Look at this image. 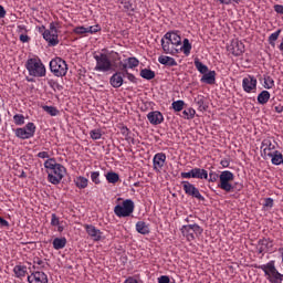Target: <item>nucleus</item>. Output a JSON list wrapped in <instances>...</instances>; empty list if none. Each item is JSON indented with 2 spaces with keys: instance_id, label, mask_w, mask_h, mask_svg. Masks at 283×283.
<instances>
[{
  "instance_id": "32",
  "label": "nucleus",
  "mask_w": 283,
  "mask_h": 283,
  "mask_svg": "<svg viewBox=\"0 0 283 283\" xmlns=\"http://www.w3.org/2000/svg\"><path fill=\"white\" fill-rule=\"evenodd\" d=\"M65 244H67V239L63 238H55L53 240V249L55 251H61V249H65Z\"/></svg>"
},
{
  "instance_id": "46",
  "label": "nucleus",
  "mask_w": 283,
  "mask_h": 283,
  "mask_svg": "<svg viewBox=\"0 0 283 283\" xmlns=\"http://www.w3.org/2000/svg\"><path fill=\"white\" fill-rule=\"evenodd\" d=\"M126 62L128 63L129 70H134V67H138V65H140V61L136 57H128Z\"/></svg>"
},
{
  "instance_id": "15",
  "label": "nucleus",
  "mask_w": 283,
  "mask_h": 283,
  "mask_svg": "<svg viewBox=\"0 0 283 283\" xmlns=\"http://www.w3.org/2000/svg\"><path fill=\"white\" fill-rule=\"evenodd\" d=\"M242 87L243 92L247 94H252L255 92V90H258V78H255L253 75H248L242 80Z\"/></svg>"
},
{
  "instance_id": "28",
  "label": "nucleus",
  "mask_w": 283,
  "mask_h": 283,
  "mask_svg": "<svg viewBox=\"0 0 283 283\" xmlns=\"http://www.w3.org/2000/svg\"><path fill=\"white\" fill-rule=\"evenodd\" d=\"M73 182L75 187H77V189H87V186L90 185V179L83 176H78L74 178Z\"/></svg>"
},
{
  "instance_id": "19",
  "label": "nucleus",
  "mask_w": 283,
  "mask_h": 283,
  "mask_svg": "<svg viewBox=\"0 0 283 283\" xmlns=\"http://www.w3.org/2000/svg\"><path fill=\"white\" fill-rule=\"evenodd\" d=\"M167 161V155L165 153H157L153 158V167L155 171H160L165 167Z\"/></svg>"
},
{
  "instance_id": "22",
  "label": "nucleus",
  "mask_w": 283,
  "mask_h": 283,
  "mask_svg": "<svg viewBox=\"0 0 283 283\" xmlns=\"http://www.w3.org/2000/svg\"><path fill=\"white\" fill-rule=\"evenodd\" d=\"M125 76L124 72H116L114 73L109 78V84L115 90H118V87H123V83L125 82L123 77Z\"/></svg>"
},
{
  "instance_id": "24",
  "label": "nucleus",
  "mask_w": 283,
  "mask_h": 283,
  "mask_svg": "<svg viewBox=\"0 0 283 283\" xmlns=\"http://www.w3.org/2000/svg\"><path fill=\"white\" fill-rule=\"evenodd\" d=\"M135 229L137 233H140V235H149V233H151V230L149 229V224L145 221H138L135 224Z\"/></svg>"
},
{
  "instance_id": "58",
  "label": "nucleus",
  "mask_w": 283,
  "mask_h": 283,
  "mask_svg": "<svg viewBox=\"0 0 283 283\" xmlns=\"http://www.w3.org/2000/svg\"><path fill=\"white\" fill-rule=\"evenodd\" d=\"M36 156L38 158H42L43 160L45 158H50V154L48 151H40Z\"/></svg>"
},
{
  "instance_id": "13",
  "label": "nucleus",
  "mask_w": 283,
  "mask_h": 283,
  "mask_svg": "<svg viewBox=\"0 0 283 283\" xmlns=\"http://www.w3.org/2000/svg\"><path fill=\"white\" fill-rule=\"evenodd\" d=\"M181 185L186 196H190V198H196L197 200L205 202V197L202 193H200V190L196 187V185L189 181H182Z\"/></svg>"
},
{
  "instance_id": "3",
  "label": "nucleus",
  "mask_w": 283,
  "mask_h": 283,
  "mask_svg": "<svg viewBox=\"0 0 283 283\" xmlns=\"http://www.w3.org/2000/svg\"><path fill=\"white\" fill-rule=\"evenodd\" d=\"M182 45V38L180 36V31H168L164 39H161V48L165 54H178Z\"/></svg>"
},
{
  "instance_id": "59",
  "label": "nucleus",
  "mask_w": 283,
  "mask_h": 283,
  "mask_svg": "<svg viewBox=\"0 0 283 283\" xmlns=\"http://www.w3.org/2000/svg\"><path fill=\"white\" fill-rule=\"evenodd\" d=\"M220 165L223 167V169L229 168V165H231V161L229 159H221Z\"/></svg>"
},
{
  "instance_id": "42",
  "label": "nucleus",
  "mask_w": 283,
  "mask_h": 283,
  "mask_svg": "<svg viewBox=\"0 0 283 283\" xmlns=\"http://www.w3.org/2000/svg\"><path fill=\"white\" fill-rule=\"evenodd\" d=\"M171 107L175 112H182L185 109V101L178 99L172 102Z\"/></svg>"
},
{
  "instance_id": "27",
  "label": "nucleus",
  "mask_w": 283,
  "mask_h": 283,
  "mask_svg": "<svg viewBox=\"0 0 283 283\" xmlns=\"http://www.w3.org/2000/svg\"><path fill=\"white\" fill-rule=\"evenodd\" d=\"M271 159L272 165H275L276 167H280V165H283V155L282 151L276 150L268 157Z\"/></svg>"
},
{
  "instance_id": "8",
  "label": "nucleus",
  "mask_w": 283,
  "mask_h": 283,
  "mask_svg": "<svg viewBox=\"0 0 283 283\" xmlns=\"http://www.w3.org/2000/svg\"><path fill=\"white\" fill-rule=\"evenodd\" d=\"M96 61V65L94 67L95 72H112L114 70V65L112 64V60L105 53H99L93 56Z\"/></svg>"
},
{
  "instance_id": "50",
  "label": "nucleus",
  "mask_w": 283,
  "mask_h": 283,
  "mask_svg": "<svg viewBox=\"0 0 283 283\" xmlns=\"http://www.w3.org/2000/svg\"><path fill=\"white\" fill-rule=\"evenodd\" d=\"M87 34H96V32H101V25L95 24L91 27H86Z\"/></svg>"
},
{
  "instance_id": "37",
  "label": "nucleus",
  "mask_w": 283,
  "mask_h": 283,
  "mask_svg": "<svg viewBox=\"0 0 283 283\" xmlns=\"http://www.w3.org/2000/svg\"><path fill=\"white\" fill-rule=\"evenodd\" d=\"M106 180L111 185H116V182L120 180V176H118V174L116 172L111 171L106 174Z\"/></svg>"
},
{
  "instance_id": "43",
  "label": "nucleus",
  "mask_w": 283,
  "mask_h": 283,
  "mask_svg": "<svg viewBox=\"0 0 283 283\" xmlns=\"http://www.w3.org/2000/svg\"><path fill=\"white\" fill-rule=\"evenodd\" d=\"M42 109L44 112H46V114H49L50 116H59V108L54 107V106H42Z\"/></svg>"
},
{
  "instance_id": "51",
  "label": "nucleus",
  "mask_w": 283,
  "mask_h": 283,
  "mask_svg": "<svg viewBox=\"0 0 283 283\" xmlns=\"http://www.w3.org/2000/svg\"><path fill=\"white\" fill-rule=\"evenodd\" d=\"M126 75V78H128V81H130V83H137V78L135 74H132L127 71L124 72V76Z\"/></svg>"
},
{
  "instance_id": "49",
  "label": "nucleus",
  "mask_w": 283,
  "mask_h": 283,
  "mask_svg": "<svg viewBox=\"0 0 283 283\" xmlns=\"http://www.w3.org/2000/svg\"><path fill=\"white\" fill-rule=\"evenodd\" d=\"M73 33L78 35L87 34V27H75Z\"/></svg>"
},
{
  "instance_id": "29",
  "label": "nucleus",
  "mask_w": 283,
  "mask_h": 283,
  "mask_svg": "<svg viewBox=\"0 0 283 283\" xmlns=\"http://www.w3.org/2000/svg\"><path fill=\"white\" fill-rule=\"evenodd\" d=\"M270 99L271 93L269 91H262L256 97L259 105H266V103H269Z\"/></svg>"
},
{
  "instance_id": "44",
  "label": "nucleus",
  "mask_w": 283,
  "mask_h": 283,
  "mask_svg": "<svg viewBox=\"0 0 283 283\" xmlns=\"http://www.w3.org/2000/svg\"><path fill=\"white\" fill-rule=\"evenodd\" d=\"M13 123L18 126L25 125V116L23 114H15L13 116Z\"/></svg>"
},
{
  "instance_id": "60",
  "label": "nucleus",
  "mask_w": 283,
  "mask_h": 283,
  "mask_svg": "<svg viewBox=\"0 0 283 283\" xmlns=\"http://www.w3.org/2000/svg\"><path fill=\"white\" fill-rule=\"evenodd\" d=\"M6 8H3V6L0 4V19H6Z\"/></svg>"
},
{
  "instance_id": "38",
  "label": "nucleus",
  "mask_w": 283,
  "mask_h": 283,
  "mask_svg": "<svg viewBox=\"0 0 283 283\" xmlns=\"http://www.w3.org/2000/svg\"><path fill=\"white\" fill-rule=\"evenodd\" d=\"M263 81H264L263 87L265 90H273V87H275V81L273 80V77L265 75Z\"/></svg>"
},
{
  "instance_id": "17",
  "label": "nucleus",
  "mask_w": 283,
  "mask_h": 283,
  "mask_svg": "<svg viewBox=\"0 0 283 283\" xmlns=\"http://www.w3.org/2000/svg\"><path fill=\"white\" fill-rule=\"evenodd\" d=\"M84 229L93 242H101L103 240V231L94 224H84Z\"/></svg>"
},
{
  "instance_id": "6",
  "label": "nucleus",
  "mask_w": 283,
  "mask_h": 283,
  "mask_svg": "<svg viewBox=\"0 0 283 283\" xmlns=\"http://www.w3.org/2000/svg\"><path fill=\"white\" fill-rule=\"evenodd\" d=\"M135 209L134 200L125 199L122 203L114 207V213L117 218H129Z\"/></svg>"
},
{
  "instance_id": "40",
  "label": "nucleus",
  "mask_w": 283,
  "mask_h": 283,
  "mask_svg": "<svg viewBox=\"0 0 283 283\" xmlns=\"http://www.w3.org/2000/svg\"><path fill=\"white\" fill-rule=\"evenodd\" d=\"M196 116V109L193 108H187L182 112L181 118H185L186 120H191Z\"/></svg>"
},
{
  "instance_id": "9",
  "label": "nucleus",
  "mask_w": 283,
  "mask_h": 283,
  "mask_svg": "<svg viewBox=\"0 0 283 283\" xmlns=\"http://www.w3.org/2000/svg\"><path fill=\"white\" fill-rule=\"evenodd\" d=\"M50 70L57 77L62 78L67 74V62L61 57H55L50 61Z\"/></svg>"
},
{
  "instance_id": "16",
  "label": "nucleus",
  "mask_w": 283,
  "mask_h": 283,
  "mask_svg": "<svg viewBox=\"0 0 283 283\" xmlns=\"http://www.w3.org/2000/svg\"><path fill=\"white\" fill-rule=\"evenodd\" d=\"M227 50L230 52V54H233V56H242V54H244V43L238 39H234L227 46Z\"/></svg>"
},
{
  "instance_id": "20",
  "label": "nucleus",
  "mask_w": 283,
  "mask_h": 283,
  "mask_svg": "<svg viewBox=\"0 0 283 283\" xmlns=\"http://www.w3.org/2000/svg\"><path fill=\"white\" fill-rule=\"evenodd\" d=\"M271 249H273V241L271 239H260L256 245V251L260 254H264L268 251H271Z\"/></svg>"
},
{
  "instance_id": "30",
  "label": "nucleus",
  "mask_w": 283,
  "mask_h": 283,
  "mask_svg": "<svg viewBox=\"0 0 283 283\" xmlns=\"http://www.w3.org/2000/svg\"><path fill=\"white\" fill-rule=\"evenodd\" d=\"M48 268V262L45 260H42L41 258L35 256L33 259V269L36 271H43V269Z\"/></svg>"
},
{
  "instance_id": "33",
  "label": "nucleus",
  "mask_w": 283,
  "mask_h": 283,
  "mask_svg": "<svg viewBox=\"0 0 283 283\" xmlns=\"http://www.w3.org/2000/svg\"><path fill=\"white\" fill-rule=\"evenodd\" d=\"M13 273L15 275V277H25V273H28V266L25 265H15L13 268Z\"/></svg>"
},
{
  "instance_id": "31",
  "label": "nucleus",
  "mask_w": 283,
  "mask_h": 283,
  "mask_svg": "<svg viewBox=\"0 0 283 283\" xmlns=\"http://www.w3.org/2000/svg\"><path fill=\"white\" fill-rule=\"evenodd\" d=\"M120 6H123V12H126L127 14H132L134 12V4L130 0H117Z\"/></svg>"
},
{
  "instance_id": "1",
  "label": "nucleus",
  "mask_w": 283,
  "mask_h": 283,
  "mask_svg": "<svg viewBox=\"0 0 283 283\" xmlns=\"http://www.w3.org/2000/svg\"><path fill=\"white\" fill-rule=\"evenodd\" d=\"M44 168L48 174V181L51 185H61V180L65 178V174H67V169L65 166L56 163L55 158H49L44 161Z\"/></svg>"
},
{
  "instance_id": "23",
  "label": "nucleus",
  "mask_w": 283,
  "mask_h": 283,
  "mask_svg": "<svg viewBox=\"0 0 283 283\" xmlns=\"http://www.w3.org/2000/svg\"><path fill=\"white\" fill-rule=\"evenodd\" d=\"M201 83H206L207 85H214L216 84V71H208L203 73L201 78Z\"/></svg>"
},
{
  "instance_id": "12",
  "label": "nucleus",
  "mask_w": 283,
  "mask_h": 283,
  "mask_svg": "<svg viewBox=\"0 0 283 283\" xmlns=\"http://www.w3.org/2000/svg\"><path fill=\"white\" fill-rule=\"evenodd\" d=\"M277 151V142L273 137H268L261 143V156L264 160H269V157Z\"/></svg>"
},
{
  "instance_id": "45",
  "label": "nucleus",
  "mask_w": 283,
  "mask_h": 283,
  "mask_svg": "<svg viewBox=\"0 0 283 283\" xmlns=\"http://www.w3.org/2000/svg\"><path fill=\"white\" fill-rule=\"evenodd\" d=\"M90 137L92 140H101V138H103V133L101 129H93L90 132Z\"/></svg>"
},
{
  "instance_id": "25",
  "label": "nucleus",
  "mask_w": 283,
  "mask_h": 283,
  "mask_svg": "<svg viewBox=\"0 0 283 283\" xmlns=\"http://www.w3.org/2000/svg\"><path fill=\"white\" fill-rule=\"evenodd\" d=\"M51 227H57V232L63 233L65 231V227L63 226V221L56 216V213L51 214Z\"/></svg>"
},
{
  "instance_id": "10",
  "label": "nucleus",
  "mask_w": 283,
  "mask_h": 283,
  "mask_svg": "<svg viewBox=\"0 0 283 283\" xmlns=\"http://www.w3.org/2000/svg\"><path fill=\"white\" fill-rule=\"evenodd\" d=\"M34 134H36V125L32 122L14 129V135L17 138H20V140H30V138H34Z\"/></svg>"
},
{
  "instance_id": "18",
  "label": "nucleus",
  "mask_w": 283,
  "mask_h": 283,
  "mask_svg": "<svg viewBox=\"0 0 283 283\" xmlns=\"http://www.w3.org/2000/svg\"><path fill=\"white\" fill-rule=\"evenodd\" d=\"M28 282L29 283H48V274L43 271H33L29 276H28Z\"/></svg>"
},
{
  "instance_id": "52",
  "label": "nucleus",
  "mask_w": 283,
  "mask_h": 283,
  "mask_svg": "<svg viewBox=\"0 0 283 283\" xmlns=\"http://www.w3.org/2000/svg\"><path fill=\"white\" fill-rule=\"evenodd\" d=\"M17 32L18 34H28V28L23 24H19Z\"/></svg>"
},
{
  "instance_id": "14",
  "label": "nucleus",
  "mask_w": 283,
  "mask_h": 283,
  "mask_svg": "<svg viewBox=\"0 0 283 283\" xmlns=\"http://www.w3.org/2000/svg\"><path fill=\"white\" fill-rule=\"evenodd\" d=\"M181 178L190 179V178H197L198 180H209V172L206 169L202 168H192L188 172H181Z\"/></svg>"
},
{
  "instance_id": "54",
  "label": "nucleus",
  "mask_w": 283,
  "mask_h": 283,
  "mask_svg": "<svg viewBox=\"0 0 283 283\" xmlns=\"http://www.w3.org/2000/svg\"><path fill=\"white\" fill-rule=\"evenodd\" d=\"M20 41L21 43H30V36L28 35V33L20 34Z\"/></svg>"
},
{
  "instance_id": "55",
  "label": "nucleus",
  "mask_w": 283,
  "mask_h": 283,
  "mask_svg": "<svg viewBox=\"0 0 283 283\" xmlns=\"http://www.w3.org/2000/svg\"><path fill=\"white\" fill-rule=\"evenodd\" d=\"M171 280L167 275H161L158 277V283H169Z\"/></svg>"
},
{
  "instance_id": "48",
  "label": "nucleus",
  "mask_w": 283,
  "mask_h": 283,
  "mask_svg": "<svg viewBox=\"0 0 283 283\" xmlns=\"http://www.w3.org/2000/svg\"><path fill=\"white\" fill-rule=\"evenodd\" d=\"M91 180L94 185H101V172L99 171H92L91 172Z\"/></svg>"
},
{
  "instance_id": "47",
  "label": "nucleus",
  "mask_w": 283,
  "mask_h": 283,
  "mask_svg": "<svg viewBox=\"0 0 283 283\" xmlns=\"http://www.w3.org/2000/svg\"><path fill=\"white\" fill-rule=\"evenodd\" d=\"M48 85L52 88V90H54V92H56V90L59 91V92H61V90H63V85H61V84H59L56 81H54V80H49L48 81Z\"/></svg>"
},
{
  "instance_id": "41",
  "label": "nucleus",
  "mask_w": 283,
  "mask_h": 283,
  "mask_svg": "<svg viewBox=\"0 0 283 283\" xmlns=\"http://www.w3.org/2000/svg\"><path fill=\"white\" fill-rule=\"evenodd\" d=\"M195 103L199 109V112H207V105H205V97L202 96H198L196 99H195Z\"/></svg>"
},
{
  "instance_id": "7",
  "label": "nucleus",
  "mask_w": 283,
  "mask_h": 283,
  "mask_svg": "<svg viewBox=\"0 0 283 283\" xmlns=\"http://www.w3.org/2000/svg\"><path fill=\"white\" fill-rule=\"evenodd\" d=\"M57 25L59 23L51 22L49 29L44 30L42 33L44 41H46L50 48H56V45H59V29H56Z\"/></svg>"
},
{
  "instance_id": "62",
  "label": "nucleus",
  "mask_w": 283,
  "mask_h": 283,
  "mask_svg": "<svg viewBox=\"0 0 283 283\" xmlns=\"http://www.w3.org/2000/svg\"><path fill=\"white\" fill-rule=\"evenodd\" d=\"M120 132L123 136H129V128L127 126L122 127Z\"/></svg>"
},
{
  "instance_id": "21",
  "label": "nucleus",
  "mask_w": 283,
  "mask_h": 283,
  "mask_svg": "<svg viewBox=\"0 0 283 283\" xmlns=\"http://www.w3.org/2000/svg\"><path fill=\"white\" fill-rule=\"evenodd\" d=\"M147 119L150 125H161L165 122V116H163L160 111H153L147 114Z\"/></svg>"
},
{
  "instance_id": "5",
  "label": "nucleus",
  "mask_w": 283,
  "mask_h": 283,
  "mask_svg": "<svg viewBox=\"0 0 283 283\" xmlns=\"http://www.w3.org/2000/svg\"><path fill=\"white\" fill-rule=\"evenodd\" d=\"M258 269H260V271H263L268 282L282 283V273H280V271H277V268H275L274 260L268 262L266 264L259 265Z\"/></svg>"
},
{
  "instance_id": "53",
  "label": "nucleus",
  "mask_w": 283,
  "mask_h": 283,
  "mask_svg": "<svg viewBox=\"0 0 283 283\" xmlns=\"http://www.w3.org/2000/svg\"><path fill=\"white\" fill-rule=\"evenodd\" d=\"M124 283H143V281H140V280H138V279H136V277H134V276H128V277L124 281Z\"/></svg>"
},
{
  "instance_id": "63",
  "label": "nucleus",
  "mask_w": 283,
  "mask_h": 283,
  "mask_svg": "<svg viewBox=\"0 0 283 283\" xmlns=\"http://www.w3.org/2000/svg\"><path fill=\"white\" fill-rule=\"evenodd\" d=\"M274 112H276V114H282L283 112V106L282 105H277L274 107Z\"/></svg>"
},
{
  "instance_id": "56",
  "label": "nucleus",
  "mask_w": 283,
  "mask_h": 283,
  "mask_svg": "<svg viewBox=\"0 0 283 283\" xmlns=\"http://www.w3.org/2000/svg\"><path fill=\"white\" fill-rule=\"evenodd\" d=\"M0 227L8 229V227H10V222H8V220L3 219V217H0Z\"/></svg>"
},
{
  "instance_id": "2",
  "label": "nucleus",
  "mask_w": 283,
  "mask_h": 283,
  "mask_svg": "<svg viewBox=\"0 0 283 283\" xmlns=\"http://www.w3.org/2000/svg\"><path fill=\"white\" fill-rule=\"evenodd\" d=\"M219 178V189H222V191H226L227 193H231L233 189H235V186H232L231 182L235 179V175L231 172V170H223L220 175L216 171L209 172V179L208 182H218Z\"/></svg>"
},
{
  "instance_id": "26",
  "label": "nucleus",
  "mask_w": 283,
  "mask_h": 283,
  "mask_svg": "<svg viewBox=\"0 0 283 283\" xmlns=\"http://www.w3.org/2000/svg\"><path fill=\"white\" fill-rule=\"evenodd\" d=\"M158 62L161 65H168V67H176V65H178V62H176V59L167 55H160L158 57Z\"/></svg>"
},
{
  "instance_id": "39",
  "label": "nucleus",
  "mask_w": 283,
  "mask_h": 283,
  "mask_svg": "<svg viewBox=\"0 0 283 283\" xmlns=\"http://www.w3.org/2000/svg\"><path fill=\"white\" fill-rule=\"evenodd\" d=\"M280 34H282V30L279 29L269 36L268 41L272 48H275V41L280 39Z\"/></svg>"
},
{
  "instance_id": "36",
  "label": "nucleus",
  "mask_w": 283,
  "mask_h": 283,
  "mask_svg": "<svg viewBox=\"0 0 283 283\" xmlns=\"http://www.w3.org/2000/svg\"><path fill=\"white\" fill-rule=\"evenodd\" d=\"M195 67H196V70H198V72H200V74H203V75L207 72H209V66H207L206 64L200 62V60H198V59L195 60Z\"/></svg>"
},
{
  "instance_id": "35",
  "label": "nucleus",
  "mask_w": 283,
  "mask_h": 283,
  "mask_svg": "<svg viewBox=\"0 0 283 283\" xmlns=\"http://www.w3.org/2000/svg\"><path fill=\"white\" fill-rule=\"evenodd\" d=\"M142 78H145L146 81H151L153 78H156V72L149 70V69H143L140 71Z\"/></svg>"
},
{
  "instance_id": "57",
  "label": "nucleus",
  "mask_w": 283,
  "mask_h": 283,
  "mask_svg": "<svg viewBox=\"0 0 283 283\" xmlns=\"http://www.w3.org/2000/svg\"><path fill=\"white\" fill-rule=\"evenodd\" d=\"M264 207H269L270 209H273V198H266L264 202Z\"/></svg>"
},
{
  "instance_id": "64",
  "label": "nucleus",
  "mask_w": 283,
  "mask_h": 283,
  "mask_svg": "<svg viewBox=\"0 0 283 283\" xmlns=\"http://www.w3.org/2000/svg\"><path fill=\"white\" fill-rule=\"evenodd\" d=\"M19 178H28V174H25L24 170H21V174L19 175Z\"/></svg>"
},
{
  "instance_id": "61",
  "label": "nucleus",
  "mask_w": 283,
  "mask_h": 283,
  "mask_svg": "<svg viewBox=\"0 0 283 283\" xmlns=\"http://www.w3.org/2000/svg\"><path fill=\"white\" fill-rule=\"evenodd\" d=\"M216 1H219V3L223 6H231V3H233V0H216Z\"/></svg>"
},
{
  "instance_id": "4",
  "label": "nucleus",
  "mask_w": 283,
  "mask_h": 283,
  "mask_svg": "<svg viewBox=\"0 0 283 283\" xmlns=\"http://www.w3.org/2000/svg\"><path fill=\"white\" fill-rule=\"evenodd\" d=\"M25 69L29 76H34L35 78H43L46 74L45 64L39 57H30L25 62Z\"/></svg>"
},
{
  "instance_id": "11",
  "label": "nucleus",
  "mask_w": 283,
  "mask_h": 283,
  "mask_svg": "<svg viewBox=\"0 0 283 283\" xmlns=\"http://www.w3.org/2000/svg\"><path fill=\"white\" fill-rule=\"evenodd\" d=\"M180 231L184 238H186L188 242H191L196 240V235H202L205 229H202V227H200L198 223H195L182 226Z\"/></svg>"
},
{
  "instance_id": "34",
  "label": "nucleus",
  "mask_w": 283,
  "mask_h": 283,
  "mask_svg": "<svg viewBox=\"0 0 283 283\" xmlns=\"http://www.w3.org/2000/svg\"><path fill=\"white\" fill-rule=\"evenodd\" d=\"M180 52H184L186 56H189L191 54V43L189 42V39H184V42L181 45H179Z\"/></svg>"
}]
</instances>
